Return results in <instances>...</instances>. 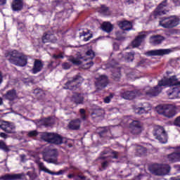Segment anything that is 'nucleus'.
<instances>
[{
  "label": "nucleus",
  "mask_w": 180,
  "mask_h": 180,
  "mask_svg": "<svg viewBox=\"0 0 180 180\" xmlns=\"http://www.w3.org/2000/svg\"><path fill=\"white\" fill-rule=\"evenodd\" d=\"M5 57L9 63L17 65V67H26L27 65V56L19 52L18 50L6 53Z\"/></svg>",
  "instance_id": "f257e3e1"
},
{
  "label": "nucleus",
  "mask_w": 180,
  "mask_h": 180,
  "mask_svg": "<svg viewBox=\"0 0 180 180\" xmlns=\"http://www.w3.org/2000/svg\"><path fill=\"white\" fill-rule=\"evenodd\" d=\"M179 18L176 15L161 18L159 25L164 29H172L179 25Z\"/></svg>",
  "instance_id": "f03ea898"
},
{
  "label": "nucleus",
  "mask_w": 180,
  "mask_h": 180,
  "mask_svg": "<svg viewBox=\"0 0 180 180\" xmlns=\"http://www.w3.org/2000/svg\"><path fill=\"white\" fill-rule=\"evenodd\" d=\"M150 171L153 175L162 176L163 175H167V174L169 173L171 167L169 165L153 164L150 167Z\"/></svg>",
  "instance_id": "7ed1b4c3"
},
{
  "label": "nucleus",
  "mask_w": 180,
  "mask_h": 180,
  "mask_svg": "<svg viewBox=\"0 0 180 180\" xmlns=\"http://www.w3.org/2000/svg\"><path fill=\"white\" fill-rule=\"evenodd\" d=\"M42 157L44 161H46L48 164H56L58 161L57 160L58 152L56 149L46 148L42 152Z\"/></svg>",
  "instance_id": "20e7f679"
},
{
  "label": "nucleus",
  "mask_w": 180,
  "mask_h": 180,
  "mask_svg": "<svg viewBox=\"0 0 180 180\" xmlns=\"http://www.w3.org/2000/svg\"><path fill=\"white\" fill-rule=\"evenodd\" d=\"M168 6V0H164L162 1L155 9L153 12H152L149 16V20H155V19L158 18V16H161L162 15L167 14L168 11L165 10V8Z\"/></svg>",
  "instance_id": "39448f33"
},
{
  "label": "nucleus",
  "mask_w": 180,
  "mask_h": 180,
  "mask_svg": "<svg viewBox=\"0 0 180 180\" xmlns=\"http://www.w3.org/2000/svg\"><path fill=\"white\" fill-rule=\"evenodd\" d=\"M160 86H165L166 88L169 86L168 80L167 78L159 80L156 86L146 91L145 96H147L148 98H154V96H158L161 92Z\"/></svg>",
  "instance_id": "423d86ee"
},
{
  "label": "nucleus",
  "mask_w": 180,
  "mask_h": 180,
  "mask_svg": "<svg viewBox=\"0 0 180 180\" xmlns=\"http://www.w3.org/2000/svg\"><path fill=\"white\" fill-rule=\"evenodd\" d=\"M84 82V78L79 75H76L68 80L63 87L64 89H69L70 91H77L79 88L81 84Z\"/></svg>",
  "instance_id": "0eeeda50"
},
{
  "label": "nucleus",
  "mask_w": 180,
  "mask_h": 180,
  "mask_svg": "<svg viewBox=\"0 0 180 180\" xmlns=\"http://www.w3.org/2000/svg\"><path fill=\"white\" fill-rule=\"evenodd\" d=\"M43 140L47 143H51V144H56V146H60L63 144V136L58 134L56 133H45L42 136Z\"/></svg>",
  "instance_id": "6e6552de"
},
{
  "label": "nucleus",
  "mask_w": 180,
  "mask_h": 180,
  "mask_svg": "<svg viewBox=\"0 0 180 180\" xmlns=\"http://www.w3.org/2000/svg\"><path fill=\"white\" fill-rule=\"evenodd\" d=\"M130 132L131 134H140L143 131V124L139 120H132L129 125Z\"/></svg>",
  "instance_id": "1a4fd4ad"
},
{
  "label": "nucleus",
  "mask_w": 180,
  "mask_h": 180,
  "mask_svg": "<svg viewBox=\"0 0 180 180\" xmlns=\"http://www.w3.org/2000/svg\"><path fill=\"white\" fill-rule=\"evenodd\" d=\"M155 136L157 140H159L162 144H165L168 141V136L164 127L159 126L155 129Z\"/></svg>",
  "instance_id": "9d476101"
},
{
  "label": "nucleus",
  "mask_w": 180,
  "mask_h": 180,
  "mask_svg": "<svg viewBox=\"0 0 180 180\" xmlns=\"http://www.w3.org/2000/svg\"><path fill=\"white\" fill-rule=\"evenodd\" d=\"M160 109V115H163L165 117H174L175 116V109L172 107V105H164Z\"/></svg>",
  "instance_id": "9b49d317"
},
{
  "label": "nucleus",
  "mask_w": 180,
  "mask_h": 180,
  "mask_svg": "<svg viewBox=\"0 0 180 180\" xmlns=\"http://www.w3.org/2000/svg\"><path fill=\"white\" fill-rule=\"evenodd\" d=\"M0 129L8 134H12L13 133H15V131H13V130H15V125H13L12 123L8 121L1 120Z\"/></svg>",
  "instance_id": "f8f14e48"
},
{
  "label": "nucleus",
  "mask_w": 180,
  "mask_h": 180,
  "mask_svg": "<svg viewBox=\"0 0 180 180\" xmlns=\"http://www.w3.org/2000/svg\"><path fill=\"white\" fill-rule=\"evenodd\" d=\"M96 79V86L97 89H103V88H106L108 84H109V79L106 75H101Z\"/></svg>",
  "instance_id": "ddd939ff"
},
{
  "label": "nucleus",
  "mask_w": 180,
  "mask_h": 180,
  "mask_svg": "<svg viewBox=\"0 0 180 180\" xmlns=\"http://www.w3.org/2000/svg\"><path fill=\"white\" fill-rule=\"evenodd\" d=\"M121 96H122L124 99L132 101V99H135V98H137V96H140V91L139 90L126 91L121 94Z\"/></svg>",
  "instance_id": "4468645a"
},
{
  "label": "nucleus",
  "mask_w": 180,
  "mask_h": 180,
  "mask_svg": "<svg viewBox=\"0 0 180 180\" xmlns=\"http://www.w3.org/2000/svg\"><path fill=\"white\" fill-rule=\"evenodd\" d=\"M171 53V49H156L147 51L146 53L148 57H154L155 56H165Z\"/></svg>",
  "instance_id": "2eb2a0df"
},
{
  "label": "nucleus",
  "mask_w": 180,
  "mask_h": 180,
  "mask_svg": "<svg viewBox=\"0 0 180 180\" xmlns=\"http://www.w3.org/2000/svg\"><path fill=\"white\" fill-rule=\"evenodd\" d=\"M44 67V63L40 59H35L34 61V65L32 69L31 70L32 74H38L43 70Z\"/></svg>",
  "instance_id": "dca6fc26"
},
{
  "label": "nucleus",
  "mask_w": 180,
  "mask_h": 180,
  "mask_svg": "<svg viewBox=\"0 0 180 180\" xmlns=\"http://www.w3.org/2000/svg\"><path fill=\"white\" fill-rule=\"evenodd\" d=\"M25 174H6L0 176V180H22Z\"/></svg>",
  "instance_id": "f3484780"
},
{
  "label": "nucleus",
  "mask_w": 180,
  "mask_h": 180,
  "mask_svg": "<svg viewBox=\"0 0 180 180\" xmlns=\"http://www.w3.org/2000/svg\"><path fill=\"white\" fill-rule=\"evenodd\" d=\"M146 37H147L146 32H140L131 41L132 47H140V46H141V42L146 39Z\"/></svg>",
  "instance_id": "a211bd4d"
},
{
  "label": "nucleus",
  "mask_w": 180,
  "mask_h": 180,
  "mask_svg": "<svg viewBox=\"0 0 180 180\" xmlns=\"http://www.w3.org/2000/svg\"><path fill=\"white\" fill-rule=\"evenodd\" d=\"M23 0H13L11 8L13 12H20L23 9Z\"/></svg>",
  "instance_id": "6ab92c4d"
},
{
  "label": "nucleus",
  "mask_w": 180,
  "mask_h": 180,
  "mask_svg": "<svg viewBox=\"0 0 180 180\" xmlns=\"http://www.w3.org/2000/svg\"><path fill=\"white\" fill-rule=\"evenodd\" d=\"M41 40L44 44H46V43H57V38L53 34L44 33Z\"/></svg>",
  "instance_id": "aec40b11"
},
{
  "label": "nucleus",
  "mask_w": 180,
  "mask_h": 180,
  "mask_svg": "<svg viewBox=\"0 0 180 180\" xmlns=\"http://www.w3.org/2000/svg\"><path fill=\"white\" fill-rule=\"evenodd\" d=\"M175 150V152H173L167 155V158L169 162H178L180 161V154L178 152L176 148H172Z\"/></svg>",
  "instance_id": "412c9836"
},
{
  "label": "nucleus",
  "mask_w": 180,
  "mask_h": 180,
  "mask_svg": "<svg viewBox=\"0 0 180 180\" xmlns=\"http://www.w3.org/2000/svg\"><path fill=\"white\" fill-rule=\"evenodd\" d=\"M81 119L77 118L75 120H72L68 125V127L70 130H79L81 129Z\"/></svg>",
  "instance_id": "4be33fe9"
},
{
  "label": "nucleus",
  "mask_w": 180,
  "mask_h": 180,
  "mask_svg": "<svg viewBox=\"0 0 180 180\" xmlns=\"http://www.w3.org/2000/svg\"><path fill=\"white\" fill-rule=\"evenodd\" d=\"M117 25L122 30H124L126 32H129L133 29V24L129 20L118 21Z\"/></svg>",
  "instance_id": "5701e85b"
},
{
  "label": "nucleus",
  "mask_w": 180,
  "mask_h": 180,
  "mask_svg": "<svg viewBox=\"0 0 180 180\" xmlns=\"http://www.w3.org/2000/svg\"><path fill=\"white\" fill-rule=\"evenodd\" d=\"M165 38L161 35H153L149 39V41L152 46H158V44H161Z\"/></svg>",
  "instance_id": "b1692460"
},
{
  "label": "nucleus",
  "mask_w": 180,
  "mask_h": 180,
  "mask_svg": "<svg viewBox=\"0 0 180 180\" xmlns=\"http://www.w3.org/2000/svg\"><path fill=\"white\" fill-rule=\"evenodd\" d=\"M4 98L7 99V101H10L11 102H13L16 98H18V94H16V90L13 89L11 90H8L6 94L4 95Z\"/></svg>",
  "instance_id": "393cba45"
},
{
  "label": "nucleus",
  "mask_w": 180,
  "mask_h": 180,
  "mask_svg": "<svg viewBox=\"0 0 180 180\" xmlns=\"http://www.w3.org/2000/svg\"><path fill=\"white\" fill-rule=\"evenodd\" d=\"M167 95L169 99L180 98V89L179 87H174L172 91H167Z\"/></svg>",
  "instance_id": "a878e982"
},
{
  "label": "nucleus",
  "mask_w": 180,
  "mask_h": 180,
  "mask_svg": "<svg viewBox=\"0 0 180 180\" xmlns=\"http://www.w3.org/2000/svg\"><path fill=\"white\" fill-rule=\"evenodd\" d=\"M72 101L76 105H81L84 103V95L78 93H75L72 96Z\"/></svg>",
  "instance_id": "bb28decb"
},
{
  "label": "nucleus",
  "mask_w": 180,
  "mask_h": 180,
  "mask_svg": "<svg viewBox=\"0 0 180 180\" xmlns=\"http://www.w3.org/2000/svg\"><path fill=\"white\" fill-rule=\"evenodd\" d=\"M101 29L105 33H111V32H113V25L110 22H103L101 25Z\"/></svg>",
  "instance_id": "cd10ccee"
},
{
  "label": "nucleus",
  "mask_w": 180,
  "mask_h": 180,
  "mask_svg": "<svg viewBox=\"0 0 180 180\" xmlns=\"http://www.w3.org/2000/svg\"><path fill=\"white\" fill-rule=\"evenodd\" d=\"M168 86H177L180 85V82L178 81V78L176 75L171 76L169 78H167Z\"/></svg>",
  "instance_id": "c85d7f7f"
},
{
  "label": "nucleus",
  "mask_w": 180,
  "mask_h": 180,
  "mask_svg": "<svg viewBox=\"0 0 180 180\" xmlns=\"http://www.w3.org/2000/svg\"><path fill=\"white\" fill-rule=\"evenodd\" d=\"M79 36L80 39L83 37L82 39L83 41H89V39L94 37V34H90L89 31H87V32L82 31V32H79Z\"/></svg>",
  "instance_id": "c756f323"
},
{
  "label": "nucleus",
  "mask_w": 180,
  "mask_h": 180,
  "mask_svg": "<svg viewBox=\"0 0 180 180\" xmlns=\"http://www.w3.org/2000/svg\"><path fill=\"white\" fill-rule=\"evenodd\" d=\"M68 178L69 179H72L73 178L74 180H86V176L81 174L75 175V174H70L68 175Z\"/></svg>",
  "instance_id": "7c9ffc66"
},
{
  "label": "nucleus",
  "mask_w": 180,
  "mask_h": 180,
  "mask_svg": "<svg viewBox=\"0 0 180 180\" xmlns=\"http://www.w3.org/2000/svg\"><path fill=\"white\" fill-rule=\"evenodd\" d=\"M123 57L127 63H131L134 60V53H126Z\"/></svg>",
  "instance_id": "2f4dec72"
},
{
  "label": "nucleus",
  "mask_w": 180,
  "mask_h": 180,
  "mask_svg": "<svg viewBox=\"0 0 180 180\" xmlns=\"http://www.w3.org/2000/svg\"><path fill=\"white\" fill-rule=\"evenodd\" d=\"M147 153V148L145 147H143L141 146H137L136 148V154L139 157H141V155H144Z\"/></svg>",
  "instance_id": "473e14b6"
},
{
  "label": "nucleus",
  "mask_w": 180,
  "mask_h": 180,
  "mask_svg": "<svg viewBox=\"0 0 180 180\" xmlns=\"http://www.w3.org/2000/svg\"><path fill=\"white\" fill-rule=\"evenodd\" d=\"M68 60L70 63H72L73 65H81V64H82V61L77 58H74L73 56H70Z\"/></svg>",
  "instance_id": "72a5a7b5"
},
{
  "label": "nucleus",
  "mask_w": 180,
  "mask_h": 180,
  "mask_svg": "<svg viewBox=\"0 0 180 180\" xmlns=\"http://www.w3.org/2000/svg\"><path fill=\"white\" fill-rule=\"evenodd\" d=\"M33 93L38 99H41V97L44 95V91L41 89H35Z\"/></svg>",
  "instance_id": "f704fd0d"
},
{
  "label": "nucleus",
  "mask_w": 180,
  "mask_h": 180,
  "mask_svg": "<svg viewBox=\"0 0 180 180\" xmlns=\"http://www.w3.org/2000/svg\"><path fill=\"white\" fill-rule=\"evenodd\" d=\"M122 74L120 73V70L117 69V70L112 72V79L114 81H120Z\"/></svg>",
  "instance_id": "c9c22d12"
},
{
  "label": "nucleus",
  "mask_w": 180,
  "mask_h": 180,
  "mask_svg": "<svg viewBox=\"0 0 180 180\" xmlns=\"http://www.w3.org/2000/svg\"><path fill=\"white\" fill-rule=\"evenodd\" d=\"M0 150H2L5 153H9L10 149L8 146H6V143H5V141L0 140Z\"/></svg>",
  "instance_id": "e433bc0d"
},
{
  "label": "nucleus",
  "mask_w": 180,
  "mask_h": 180,
  "mask_svg": "<svg viewBox=\"0 0 180 180\" xmlns=\"http://www.w3.org/2000/svg\"><path fill=\"white\" fill-rule=\"evenodd\" d=\"M98 12L100 13H102V15H108V13H109V8L105 6V5H102Z\"/></svg>",
  "instance_id": "4c0bfd02"
},
{
  "label": "nucleus",
  "mask_w": 180,
  "mask_h": 180,
  "mask_svg": "<svg viewBox=\"0 0 180 180\" xmlns=\"http://www.w3.org/2000/svg\"><path fill=\"white\" fill-rule=\"evenodd\" d=\"M86 57H89V58H90V60H94V58H95V52L94 51V50L92 49H89L86 52Z\"/></svg>",
  "instance_id": "58836bf2"
},
{
  "label": "nucleus",
  "mask_w": 180,
  "mask_h": 180,
  "mask_svg": "<svg viewBox=\"0 0 180 180\" xmlns=\"http://www.w3.org/2000/svg\"><path fill=\"white\" fill-rule=\"evenodd\" d=\"M79 113H80V117L82 120H86V112L85 111V109L81 108L79 110Z\"/></svg>",
  "instance_id": "ea45409f"
},
{
  "label": "nucleus",
  "mask_w": 180,
  "mask_h": 180,
  "mask_svg": "<svg viewBox=\"0 0 180 180\" xmlns=\"http://www.w3.org/2000/svg\"><path fill=\"white\" fill-rule=\"evenodd\" d=\"M135 110L138 115H143V113H146V106L139 107Z\"/></svg>",
  "instance_id": "a19ab883"
},
{
  "label": "nucleus",
  "mask_w": 180,
  "mask_h": 180,
  "mask_svg": "<svg viewBox=\"0 0 180 180\" xmlns=\"http://www.w3.org/2000/svg\"><path fill=\"white\" fill-rule=\"evenodd\" d=\"M28 137H37L39 136V132L36 130L30 131L27 134Z\"/></svg>",
  "instance_id": "79ce46f5"
},
{
  "label": "nucleus",
  "mask_w": 180,
  "mask_h": 180,
  "mask_svg": "<svg viewBox=\"0 0 180 180\" xmlns=\"http://www.w3.org/2000/svg\"><path fill=\"white\" fill-rule=\"evenodd\" d=\"M113 94H110L109 96H106L105 98H104V103H110V101L111 99H113Z\"/></svg>",
  "instance_id": "37998d69"
},
{
  "label": "nucleus",
  "mask_w": 180,
  "mask_h": 180,
  "mask_svg": "<svg viewBox=\"0 0 180 180\" xmlns=\"http://www.w3.org/2000/svg\"><path fill=\"white\" fill-rule=\"evenodd\" d=\"M38 167L39 169H41V171H45V172H49V169L44 167V163H43L42 162H38Z\"/></svg>",
  "instance_id": "c03bdc74"
},
{
  "label": "nucleus",
  "mask_w": 180,
  "mask_h": 180,
  "mask_svg": "<svg viewBox=\"0 0 180 180\" xmlns=\"http://www.w3.org/2000/svg\"><path fill=\"white\" fill-rule=\"evenodd\" d=\"M108 166H109V162H108V160H105V161L101 162L102 169H103V170L106 169V168H108Z\"/></svg>",
  "instance_id": "a18cd8bd"
},
{
  "label": "nucleus",
  "mask_w": 180,
  "mask_h": 180,
  "mask_svg": "<svg viewBox=\"0 0 180 180\" xmlns=\"http://www.w3.org/2000/svg\"><path fill=\"white\" fill-rule=\"evenodd\" d=\"M62 68H63V70H70V68H71V65L68 63H63L62 64Z\"/></svg>",
  "instance_id": "49530a36"
},
{
  "label": "nucleus",
  "mask_w": 180,
  "mask_h": 180,
  "mask_svg": "<svg viewBox=\"0 0 180 180\" xmlns=\"http://www.w3.org/2000/svg\"><path fill=\"white\" fill-rule=\"evenodd\" d=\"M174 124L177 127H180V115L174 120Z\"/></svg>",
  "instance_id": "de8ad7c7"
},
{
  "label": "nucleus",
  "mask_w": 180,
  "mask_h": 180,
  "mask_svg": "<svg viewBox=\"0 0 180 180\" xmlns=\"http://www.w3.org/2000/svg\"><path fill=\"white\" fill-rule=\"evenodd\" d=\"M27 175H28V176H30V179H36V178H37V175H36L35 174H32L30 172H27Z\"/></svg>",
  "instance_id": "09e8293b"
},
{
  "label": "nucleus",
  "mask_w": 180,
  "mask_h": 180,
  "mask_svg": "<svg viewBox=\"0 0 180 180\" xmlns=\"http://www.w3.org/2000/svg\"><path fill=\"white\" fill-rule=\"evenodd\" d=\"M53 58L55 60H58V58H64V56H63V53H59V54H53Z\"/></svg>",
  "instance_id": "8fccbe9b"
},
{
  "label": "nucleus",
  "mask_w": 180,
  "mask_h": 180,
  "mask_svg": "<svg viewBox=\"0 0 180 180\" xmlns=\"http://www.w3.org/2000/svg\"><path fill=\"white\" fill-rule=\"evenodd\" d=\"M111 154H112V158H113L114 160H117L119 158V153L113 150Z\"/></svg>",
  "instance_id": "3c124183"
},
{
  "label": "nucleus",
  "mask_w": 180,
  "mask_h": 180,
  "mask_svg": "<svg viewBox=\"0 0 180 180\" xmlns=\"http://www.w3.org/2000/svg\"><path fill=\"white\" fill-rule=\"evenodd\" d=\"M67 170H64V169H60L58 172H56L55 173V175H64V174H65Z\"/></svg>",
  "instance_id": "603ef678"
},
{
  "label": "nucleus",
  "mask_w": 180,
  "mask_h": 180,
  "mask_svg": "<svg viewBox=\"0 0 180 180\" xmlns=\"http://www.w3.org/2000/svg\"><path fill=\"white\" fill-rule=\"evenodd\" d=\"M124 4L126 5H134V0H124Z\"/></svg>",
  "instance_id": "864d4df0"
},
{
  "label": "nucleus",
  "mask_w": 180,
  "mask_h": 180,
  "mask_svg": "<svg viewBox=\"0 0 180 180\" xmlns=\"http://www.w3.org/2000/svg\"><path fill=\"white\" fill-rule=\"evenodd\" d=\"M113 49L115 51H117V50H119L120 49V46H119V44L115 42L113 44Z\"/></svg>",
  "instance_id": "5fc2aeb1"
},
{
  "label": "nucleus",
  "mask_w": 180,
  "mask_h": 180,
  "mask_svg": "<svg viewBox=\"0 0 180 180\" xmlns=\"http://www.w3.org/2000/svg\"><path fill=\"white\" fill-rule=\"evenodd\" d=\"M0 137H1V139H8V134L4 132H1Z\"/></svg>",
  "instance_id": "6e6d98bb"
},
{
  "label": "nucleus",
  "mask_w": 180,
  "mask_h": 180,
  "mask_svg": "<svg viewBox=\"0 0 180 180\" xmlns=\"http://www.w3.org/2000/svg\"><path fill=\"white\" fill-rule=\"evenodd\" d=\"M7 0H0V6H5L6 5Z\"/></svg>",
  "instance_id": "4d7b16f0"
},
{
  "label": "nucleus",
  "mask_w": 180,
  "mask_h": 180,
  "mask_svg": "<svg viewBox=\"0 0 180 180\" xmlns=\"http://www.w3.org/2000/svg\"><path fill=\"white\" fill-rule=\"evenodd\" d=\"M4 82V75H2V72L0 71V85Z\"/></svg>",
  "instance_id": "13d9d810"
},
{
  "label": "nucleus",
  "mask_w": 180,
  "mask_h": 180,
  "mask_svg": "<svg viewBox=\"0 0 180 180\" xmlns=\"http://www.w3.org/2000/svg\"><path fill=\"white\" fill-rule=\"evenodd\" d=\"M53 64L54 61H51V63L48 65V68H53Z\"/></svg>",
  "instance_id": "bf43d9fd"
},
{
  "label": "nucleus",
  "mask_w": 180,
  "mask_h": 180,
  "mask_svg": "<svg viewBox=\"0 0 180 180\" xmlns=\"http://www.w3.org/2000/svg\"><path fill=\"white\" fill-rule=\"evenodd\" d=\"M171 180H180V176H177L175 177H171Z\"/></svg>",
  "instance_id": "052dcab7"
},
{
  "label": "nucleus",
  "mask_w": 180,
  "mask_h": 180,
  "mask_svg": "<svg viewBox=\"0 0 180 180\" xmlns=\"http://www.w3.org/2000/svg\"><path fill=\"white\" fill-rule=\"evenodd\" d=\"M86 65H89V67H92V65H94V61L86 63Z\"/></svg>",
  "instance_id": "680f3d73"
},
{
  "label": "nucleus",
  "mask_w": 180,
  "mask_h": 180,
  "mask_svg": "<svg viewBox=\"0 0 180 180\" xmlns=\"http://www.w3.org/2000/svg\"><path fill=\"white\" fill-rule=\"evenodd\" d=\"M98 40H99V38L93 39V40H91V43H93V44H95V43H96V41H98Z\"/></svg>",
  "instance_id": "e2e57ef3"
},
{
  "label": "nucleus",
  "mask_w": 180,
  "mask_h": 180,
  "mask_svg": "<svg viewBox=\"0 0 180 180\" xmlns=\"http://www.w3.org/2000/svg\"><path fill=\"white\" fill-rule=\"evenodd\" d=\"M107 157L106 156H101L99 158L100 160H106Z\"/></svg>",
  "instance_id": "0e129e2a"
},
{
  "label": "nucleus",
  "mask_w": 180,
  "mask_h": 180,
  "mask_svg": "<svg viewBox=\"0 0 180 180\" xmlns=\"http://www.w3.org/2000/svg\"><path fill=\"white\" fill-rule=\"evenodd\" d=\"M4 103V100L2 99L1 97H0V106Z\"/></svg>",
  "instance_id": "69168bd1"
},
{
  "label": "nucleus",
  "mask_w": 180,
  "mask_h": 180,
  "mask_svg": "<svg viewBox=\"0 0 180 180\" xmlns=\"http://www.w3.org/2000/svg\"><path fill=\"white\" fill-rule=\"evenodd\" d=\"M176 148V150H177L179 154H180V146L178 147V148Z\"/></svg>",
  "instance_id": "338daca9"
},
{
  "label": "nucleus",
  "mask_w": 180,
  "mask_h": 180,
  "mask_svg": "<svg viewBox=\"0 0 180 180\" xmlns=\"http://www.w3.org/2000/svg\"><path fill=\"white\" fill-rule=\"evenodd\" d=\"M102 154H103V155H105V154H108V153H106V152H102Z\"/></svg>",
  "instance_id": "774afa93"
}]
</instances>
